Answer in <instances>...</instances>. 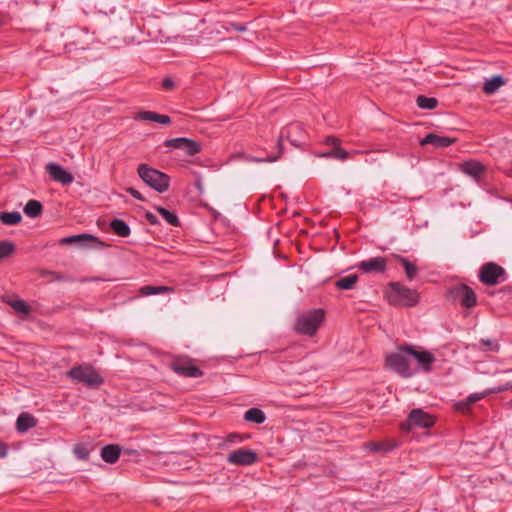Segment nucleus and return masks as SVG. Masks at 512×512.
<instances>
[{"label": "nucleus", "mask_w": 512, "mask_h": 512, "mask_svg": "<svg viewBox=\"0 0 512 512\" xmlns=\"http://www.w3.org/2000/svg\"><path fill=\"white\" fill-rule=\"evenodd\" d=\"M386 365L404 378H409L416 374L417 368L412 360V346H400L397 351L387 355Z\"/></svg>", "instance_id": "f257e3e1"}, {"label": "nucleus", "mask_w": 512, "mask_h": 512, "mask_svg": "<svg viewBox=\"0 0 512 512\" xmlns=\"http://www.w3.org/2000/svg\"><path fill=\"white\" fill-rule=\"evenodd\" d=\"M325 318V312L321 308L302 312L298 315L294 330L296 333L305 336H314Z\"/></svg>", "instance_id": "f03ea898"}, {"label": "nucleus", "mask_w": 512, "mask_h": 512, "mask_svg": "<svg viewBox=\"0 0 512 512\" xmlns=\"http://www.w3.org/2000/svg\"><path fill=\"white\" fill-rule=\"evenodd\" d=\"M137 173L146 185L158 193H164L168 190L170 177L167 174L144 163L138 165Z\"/></svg>", "instance_id": "7ed1b4c3"}, {"label": "nucleus", "mask_w": 512, "mask_h": 512, "mask_svg": "<svg viewBox=\"0 0 512 512\" xmlns=\"http://www.w3.org/2000/svg\"><path fill=\"white\" fill-rule=\"evenodd\" d=\"M67 375L74 382L83 383L87 387H99L103 384V378L97 373V371L88 364L77 365L71 368Z\"/></svg>", "instance_id": "20e7f679"}, {"label": "nucleus", "mask_w": 512, "mask_h": 512, "mask_svg": "<svg viewBox=\"0 0 512 512\" xmlns=\"http://www.w3.org/2000/svg\"><path fill=\"white\" fill-rule=\"evenodd\" d=\"M284 132H282L281 136L275 142L267 143L263 146H259V149L263 152L262 155L253 156L248 155L246 157L247 160L256 163L263 162H276L279 160L283 154V140Z\"/></svg>", "instance_id": "39448f33"}, {"label": "nucleus", "mask_w": 512, "mask_h": 512, "mask_svg": "<svg viewBox=\"0 0 512 512\" xmlns=\"http://www.w3.org/2000/svg\"><path fill=\"white\" fill-rule=\"evenodd\" d=\"M478 277L481 283L488 286L497 285L507 279L505 269L494 262L483 264L479 270Z\"/></svg>", "instance_id": "423d86ee"}, {"label": "nucleus", "mask_w": 512, "mask_h": 512, "mask_svg": "<svg viewBox=\"0 0 512 512\" xmlns=\"http://www.w3.org/2000/svg\"><path fill=\"white\" fill-rule=\"evenodd\" d=\"M435 420L432 415L420 408L412 409L407 420L401 424L402 431L409 432L412 428H430Z\"/></svg>", "instance_id": "0eeeda50"}, {"label": "nucleus", "mask_w": 512, "mask_h": 512, "mask_svg": "<svg viewBox=\"0 0 512 512\" xmlns=\"http://www.w3.org/2000/svg\"><path fill=\"white\" fill-rule=\"evenodd\" d=\"M389 285L392 291L391 299H393L394 296L397 297V299L393 300L395 303L410 307L418 303L419 295L415 290L399 282H391Z\"/></svg>", "instance_id": "6e6552de"}, {"label": "nucleus", "mask_w": 512, "mask_h": 512, "mask_svg": "<svg viewBox=\"0 0 512 512\" xmlns=\"http://www.w3.org/2000/svg\"><path fill=\"white\" fill-rule=\"evenodd\" d=\"M449 295L455 301H458L461 306L470 309L477 305V295L474 290L465 285H455L449 289Z\"/></svg>", "instance_id": "1a4fd4ad"}, {"label": "nucleus", "mask_w": 512, "mask_h": 512, "mask_svg": "<svg viewBox=\"0 0 512 512\" xmlns=\"http://www.w3.org/2000/svg\"><path fill=\"white\" fill-rule=\"evenodd\" d=\"M258 460L257 453L248 448H239L233 450L227 455V463L235 466H251Z\"/></svg>", "instance_id": "9d476101"}, {"label": "nucleus", "mask_w": 512, "mask_h": 512, "mask_svg": "<svg viewBox=\"0 0 512 512\" xmlns=\"http://www.w3.org/2000/svg\"><path fill=\"white\" fill-rule=\"evenodd\" d=\"M164 146L184 150L189 156H194L201 151V144L199 142L186 137L167 139L164 141Z\"/></svg>", "instance_id": "9b49d317"}, {"label": "nucleus", "mask_w": 512, "mask_h": 512, "mask_svg": "<svg viewBox=\"0 0 512 512\" xmlns=\"http://www.w3.org/2000/svg\"><path fill=\"white\" fill-rule=\"evenodd\" d=\"M172 370L180 376L198 378L203 372L189 358H176L171 362Z\"/></svg>", "instance_id": "f8f14e48"}, {"label": "nucleus", "mask_w": 512, "mask_h": 512, "mask_svg": "<svg viewBox=\"0 0 512 512\" xmlns=\"http://www.w3.org/2000/svg\"><path fill=\"white\" fill-rule=\"evenodd\" d=\"M412 360L414 366L419 371L430 372L432 370V364L436 361L435 356L426 350L418 351L412 347Z\"/></svg>", "instance_id": "ddd939ff"}, {"label": "nucleus", "mask_w": 512, "mask_h": 512, "mask_svg": "<svg viewBox=\"0 0 512 512\" xmlns=\"http://www.w3.org/2000/svg\"><path fill=\"white\" fill-rule=\"evenodd\" d=\"M59 243L62 245L77 244L80 247H92L95 244L103 245V242H101L97 237L89 233L64 237L60 239Z\"/></svg>", "instance_id": "4468645a"}, {"label": "nucleus", "mask_w": 512, "mask_h": 512, "mask_svg": "<svg viewBox=\"0 0 512 512\" xmlns=\"http://www.w3.org/2000/svg\"><path fill=\"white\" fill-rule=\"evenodd\" d=\"M46 172L53 180L63 185H69L74 181V177L70 172L54 162H50L46 165Z\"/></svg>", "instance_id": "2eb2a0df"}, {"label": "nucleus", "mask_w": 512, "mask_h": 512, "mask_svg": "<svg viewBox=\"0 0 512 512\" xmlns=\"http://www.w3.org/2000/svg\"><path fill=\"white\" fill-rule=\"evenodd\" d=\"M386 267V259L380 256L361 261L357 264V268L365 273H383L385 272Z\"/></svg>", "instance_id": "dca6fc26"}, {"label": "nucleus", "mask_w": 512, "mask_h": 512, "mask_svg": "<svg viewBox=\"0 0 512 512\" xmlns=\"http://www.w3.org/2000/svg\"><path fill=\"white\" fill-rule=\"evenodd\" d=\"M134 119L145 122H156L162 125H169L171 123V118L168 115L158 114L149 110L136 113Z\"/></svg>", "instance_id": "f3484780"}, {"label": "nucleus", "mask_w": 512, "mask_h": 512, "mask_svg": "<svg viewBox=\"0 0 512 512\" xmlns=\"http://www.w3.org/2000/svg\"><path fill=\"white\" fill-rule=\"evenodd\" d=\"M460 169L464 174L472 177L476 181H479L486 170L485 166L476 160L465 161L461 164Z\"/></svg>", "instance_id": "a211bd4d"}, {"label": "nucleus", "mask_w": 512, "mask_h": 512, "mask_svg": "<svg viewBox=\"0 0 512 512\" xmlns=\"http://www.w3.org/2000/svg\"><path fill=\"white\" fill-rule=\"evenodd\" d=\"M454 142L455 138L429 133L420 141V144L422 146L433 145L435 147L444 148L452 145Z\"/></svg>", "instance_id": "6ab92c4d"}, {"label": "nucleus", "mask_w": 512, "mask_h": 512, "mask_svg": "<svg viewBox=\"0 0 512 512\" xmlns=\"http://www.w3.org/2000/svg\"><path fill=\"white\" fill-rule=\"evenodd\" d=\"M121 451L122 449L119 445L109 444L101 449L100 456L104 462L114 464L118 461Z\"/></svg>", "instance_id": "aec40b11"}, {"label": "nucleus", "mask_w": 512, "mask_h": 512, "mask_svg": "<svg viewBox=\"0 0 512 512\" xmlns=\"http://www.w3.org/2000/svg\"><path fill=\"white\" fill-rule=\"evenodd\" d=\"M36 425L37 419L28 413H21L16 421V429L19 433H25Z\"/></svg>", "instance_id": "412c9836"}, {"label": "nucleus", "mask_w": 512, "mask_h": 512, "mask_svg": "<svg viewBox=\"0 0 512 512\" xmlns=\"http://www.w3.org/2000/svg\"><path fill=\"white\" fill-rule=\"evenodd\" d=\"M506 83L505 79L501 75H495L492 78L486 80L483 85V91L491 95L495 93L501 86Z\"/></svg>", "instance_id": "4be33fe9"}, {"label": "nucleus", "mask_w": 512, "mask_h": 512, "mask_svg": "<svg viewBox=\"0 0 512 512\" xmlns=\"http://www.w3.org/2000/svg\"><path fill=\"white\" fill-rule=\"evenodd\" d=\"M142 296H151L163 293H172L174 292V288L170 286H142L139 290Z\"/></svg>", "instance_id": "5701e85b"}, {"label": "nucleus", "mask_w": 512, "mask_h": 512, "mask_svg": "<svg viewBox=\"0 0 512 512\" xmlns=\"http://www.w3.org/2000/svg\"><path fill=\"white\" fill-rule=\"evenodd\" d=\"M110 228L120 237H128L131 233L129 225L121 219H113L110 223Z\"/></svg>", "instance_id": "b1692460"}, {"label": "nucleus", "mask_w": 512, "mask_h": 512, "mask_svg": "<svg viewBox=\"0 0 512 512\" xmlns=\"http://www.w3.org/2000/svg\"><path fill=\"white\" fill-rule=\"evenodd\" d=\"M244 419L248 422L262 424L266 420V415L261 409L253 407L245 412Z\"/></svg>", "instance_id": "393cba45"}, {"label": "nucleus", "mask_w": 512, "mask_h": 512, "mask_svg": "<svg viewBox=\"0 0 512 512\" xmlns=\"http://www.w3.org/2000/svg\"><path fill=\"white\" fill-rule=\"evenodd\" d=\"M22 216L18 211H12V212H1L0 213V221L4 225L13 226L17 225L21 222Z\"/></svg>", "instance_id": "a878e982"}, {"label": "nucleus", "mask_w": 512, "mask_h": 512, "mask_svg": "<svg viewBox=\"0 0 512 512\" xmlns=\"http://www.w3.org/2000/svg\"><path fill=\"white\" fill-rule=\"evenodd\" d=\"M43 210L42 204L37 200H29L24 206V213L30 218L38 217Z\"/></svg>", "instance_id": "bb28decb"}, {"label": "nucleus", "mask_w": 512, "mask_h": 512, "mask_svg": "<svg viewBox=\"0 0 512 512\" xmlns=\"http://www.w3.org/2000/svg\"><path fill=\"white\" fill-rule=\"evenodd\" d=\"M155 209L169 225L175 227L180 225L179 218L174 212L161 206H157Z\"/></svg>", "instance_id": "cd10ccee"}, {"label": "nucleus", "mask_w": 512, "mask_h": 512, "mask_svg": "<svg viewBox=\"0 0 512 512\" xmlns=\"http://www.w3.org/2000/svg\"><path fill=\"white\" fill-rule=\"evenodd\" d=\"M395 258L402 264L406 272L407 278L409 280H413L418 272L417 267L413 263H411L407 258L401 255H396Z\"/></svg>", "instance_id": "c85d7f7f"}, {"label": "nucleus", "mask_w": 512, "mask_h": 512, "mask_svg": "<svg viewBox=\"0 0 512 512\" xmlns=\"http://www.w3.org/2000/svg\"><path fill=\"white\" fill-rule=\"evenodd\" d=\"M416 104L420 109L432 110L438 105V100L434 97H427L425 95H419L416 99Z\"/></svg>", "instance_id": "c756f323"}, {"label": "nucleus", "mask_w": 512, "mask_h": 512, "mask_svg": "<svg viewBox=\"0 0 512 512\" xmlns=\"http://www.w3.org/2000/svg\"><path fill=\"white\" fill-rule=\"evenodd\" d=\"M357 280H358V276L355 274H351V275H348V276L338 279L335 282V285L339 289L350 290L354 287Z\"/></svg>", "instance_id": "7c9ffc66"}, {"label": "nucleus", "mask_w": 512, "mask_h": 512, "mask_svg": "<svg viewBox=\"0 0 512 512\" xmlns=\"http://www.w3.org/2000/svg\"><path fill=\"white\" fill-rule=\"evenodd\" d=\"M90 446L87 443H77L73 448V453L75 457L79 460L86 461L90 456Z\"/></svg>", "instance_id": "2f4dec72"}, {"label": "nucleus", "mask_w": 512, "mask_h": 512, "mask_svg": "<svg viewBox=\"0 0 512 512\" xmlns=\"http://www.w3.org/2000/svg\"><path fill=\"white\" fill-rule=\"evenodd\" d=\"M348 155L349 153L346 150L336 146L333 149L320 154L319 156L323 158H335L343 161L348 158Z\"/></svg>", "instance_id": "473e14b6"}, {"label": "nucleus", "mask_w": 512, "mask_h": 512, "mask_svg": "<svg viewBox=\"0 0 512 512\" xmlns=\"http://www.w3.org/2000/svg\"><path fill=\"white\" fill-rule=\"evenodd\" d=\"M9 305L18 313L26 315L30 312L28 304L22 299L12 300L9 302Z\"/></svg>", "instance_id": "72a5a7b5"}, {"label": "nucleus", "mask_w": 512, "mask_h": 512, "mask_svg": "<svg viewBox=\"0 0 512 512\" xmlns=\"http://www.w3.org/2000/svg\"><path fill=\"white\" fill-rule=\"evenodd\" d=\"M15 250V245L10 241H0V261L10 256Z\"/></svg>", "instance_id": "f704fd0d"}, {"label": "nucleus", "mask_w": 512, "mask_h": 512, "mask_svg": "<svg viewBox=\"0 0 512 512\" xmlns=\"http://www.w3.org/2000/svg\"><path fill=\"white\" fill-rule=\"evenodd\" d=\"M396 446H397V443L390 444V443H386V442H381V443H378V444L374 445L373 451H375V452H378V451L388 452V451L393 450Z\"/></svg>", "instance_id": "c9c22d12"}, {"label": "nucleus", "mask_w": 512, "mask_h": 512, "mask_svg": "<svg viewBox=\"0 0 512 512\" xmlns=\"http://www.w3.org/2000/svg\"><path fill=\"white\" fill-rule=\"evenodd\" d=\"M455 409L462 413H468L471 409V405L467 401V399H465V400H461V401L457 402L455 404Z\"/></svg>", "instance_id": "e433bc0d"}, {"label": "nucleus", "mask_w": 512, "mask_h": 512, "mask_svg": "<svg viewBox=\"0 0 512 512\" xmlns=\"http://www.w3.org/2000/svg\"><path fill=\"white\" fill-rule=\"evenodd\" d=\"M487 396V393L480 392V393H472L470 394L466 399L472 405L473 403L485 398Z\"/></svg>", "instance_id": "4c0bfd02"}, {"label": "nucleus", "mask_w": 512, "mask_h": 512, "mask_svg": "<svg viewBox=\"0 0 512 512\" xmlns=\"http://www.w3.org/2000/svg\"><path fill=\"white\" fill-rule=\"evenodd\" d=\"M300 129H301V126L299 124H291V125H289L287 127L286 137L289 139L291 144L294 145V146H298V144L296 143L295 140L290 138V134H291L292 131H297V130H300Z\"/></svg>", "instance_id": "58836bf2"}, {"label": "nucleus", "mask_w": 512, "mask_h": 512, "mask_svg": "<svg viewBox=\"0 0 512 512\" xmlns=\"http://www.w3.org/2000/svg\"><path fill=\"white\" fill-rule=\"evenodd\" d=\"M127 192L135 199L140 200V201H145V198L142 196V194L137 189H135L133 187H129V188H127Z\"/></svg>", "instance_id": "ea45409f"}, {"label": "nucleus", "mask_w": 512, "mask_h": 512, "mask_svg": "<svg viewBox=\"0 0 512 512\" xmlns=\"http://www.w3.org/2000/svg\"><path fill=\"white\" fill-rule=\"evenodd\" d=\"M242 437L239 434L232 433L227 436L225 439V443H236V442H242Z\"/></svg>", "instance_id": "a19ab883"}, {"label": "nucleus", "mask_w": 512, "mask_h": 512, "mask_svg": "<svg viewBox=\"0 0 512 512\" xmlns=\"http://www.w3.org/2000/svg\"><path fill=\"white\" fill-rule=\"evenodd\" d=\"M175 86V83L174 81L171 79V78H165L163 79L162 81V87L165 89V90H172Z\"/></svg>", "instance_id": "79ce46f5"}, {"label": "nucleus", "mask_w": 512, "mask_h": 512, "mask_svg": "<svg viewBox=\"0 0 512 512\" xmlns=\"http://www.w3.org/2000/svg\"><path fill=\"white\" fill-rule=\"evenodd\" d=\"M145 218L147 219V221L151 224V225H157L159 224V221H158V218L156 215H154L153 213L151 212H147L145 214Z\"/></svg>", "instance_id": "37998d69"}, {"label": "nucleus", "mask_w": 512, "mask_h": 512, "mask_svg": "<svg viewBox=\"0 0 512 512\" xmlns=\"http://www.w3.org/2000/svg\"><path fill=\"white\" fill-rule=\"evenodd\" d=\"M482 343H483V345L488 346L489 350H492V351H498L499 350V345L497 343H493L490 340H482Z\"/></svg>", "instance_id": "c03bdc74"}, {"label": "nucleus", "mask_w": 512, "mask_h": 512, "mask_svg": "<svg viewBox=\"0 0 512 512\" xmlns=\"http://www.w3.org/2000/svg\"><path fill=\"white\" fill-rule=\"evenodd\" d=\"M230 25L234 30L238 32H244L247 29L246 25L243 23H231Z\"/></svg>", "instance_id": "a18cd8bd"}, {"label": "nucleus", "mask_w": 512, "mask_h": 512, "mask_svg": "<svg viewBox=\"0 0 512 512\" xmlns=\"http://www.w3.org/2000/svg\"><path fill=\"white\" fill-rule=\"evenodd\" d=\"M8 453V448L5 443H0V458H5Z\"/></svg>", "instance_id": "49530a36"}, {"label": "nucleus", "mask_w": 512, "mask_h": 512, "mask_svg": "<svg viewBox=\"0 0 512 512\" xmlns=\"http://www.w3.org/2000/svg\"><path fill=\"white\" fill-rule=\"evenodd\" d=\"M339 140L335 137L329 136L326 138V143L329 145H337Z\"/></svg>", "instance_id": "de8ad7c7"}, {"label": "nucleus", "mask_w": 512, "mask_h": 512, "mask_svg": "<svg viewBox=\"0 0 512 512\" xmlns=\"http://www.w3.org/2000/svg\"><path fill=\"white\" fill-rule=\"evenodd\" d=\"M500 392H502V389L500 388V386L489 388L487 391H485V393H487V395L494 394V393H500Z\"/></svg>", "instance_id": "09e8293b"}, {"label": "nucleus", "mask_w": 512, "mask_h": 512, "mask_svg": "<svg viewBox=\"0 0 512 512\" xmlns=\"http://www.w3.org/2000/svg\"><path fill=\"white\" fill-rule=\"evenodd\" d=\"M500 388L502 389V392L503 391H512V382H507L503 385H500Z\"/></svg>", "instance_id": "8fccbe9b"}]
</instances>
